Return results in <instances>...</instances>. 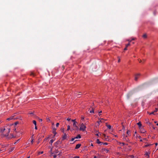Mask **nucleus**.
<instances>
[{"label":"nucleus","instance_id":"f257e3e1","mask_svg":"<svg viewBox=\"0 0 158 158\" xmlns=\"http://www.w3.org/2000/svg\"><path fill=\"white\" fill-rule=\"evenodd\" d=\"M0 131L2 133L1 136L2 137H5L7 139L15 137L13 134L11 135V137L8 136V134L10 132V128H1Z\"/></svg>","mask_w":158,"mask_h":158},{"label":"nucleus","instance_id":"f03ea898","mask_svg":"<svg viewBox=\"0 0 158 158\" xmlns=\"http://www.w3.org/2000/svg\"><path fill=\"white\" fill-rule=\"evenodd\" d=\"M86 128V127L84 124L83 123H82L81 125L80 130L82 131H84Z\"/></svg>","mask_w":158,"mask_h":158},{"label":"nucleus","instance_id":"7ed1b4c3","mask_svg":"<svg viewBox=\"0 0 158 158\" xmlns=\"http://www.w3.org/2000/svg\"><path fill=\"white\" fill-rule=\"evenodd\" d=\"M140 74L139 73H138V74H136L135 75V81H137V80L138 78H139V77L140 76Z\"/></svg>","mask_w":158,"mask_h":158},{"label":"nucleus","instance_id":"20e7f679","mask_svg":"<svg viewBox=\"0 0 158 158\" xmlns=\"http://www.w3.org/2000/svg\"><path fill=\"white\" fill-rule=\"evenodd\" d=\"M132 93L131 92H130L128 93L127 95V98L128 99H129L130 97L132 95Z\"/></svg>","mask_w":158,"mask_h":158},{"label":"nucleus","instance_id":"39448f33","mask_svg":"<svg viewBox=\"0 0 158 158\" xmlns=\"http://www.w3.org/2000/svg\"><path fill=\"white\" fill-rule=\"evenodd\" d=\"M16 119L15 118H14V116H12L9 118H7V120L9 121V120H10L12 119Z\"/></svg>","mask_w":158,"mask_h":158},{"label":"nucleus","instance_id":"423d86ee","mask_svg":"<svg viewBox=\"0 0 158 158\" xmlns=\"http://www.w3.org/2000/svg\"><path fill=\"white\" fill-rule=\"evenodd\" d=\"M123 140L126 141H127L128 139L127 138V136H125V134H123Z\"/></svg>","mask_w":158,"mask_h":158},{"label":"nucleus","instance_id":"0eeeda50","mask_svg":"<svg viewBox=\"0 0 158 158\" xmlns=\"http://www.w3.org/2000/svg\"><path fill=\"white\" fill-rule=\"evenodd\" d=\"M67 137V135H66V134L65 133H64V135L62 137V140H64V139H66Z\"/></svg>","mask_w":158,"mask_h":158},{"label":"nucleus","instance_id":"6e6552de","mask_svg":"<svg viewBox=\"0 0 158 158\" xmlns=\"http://www.w3.org/2000/svg\"><path fill=\"white\" fill-rule=\"evenodd\" d=\"M150 154V152H146L145 153V156H148V158L149 157V154Z\"/></svg>","mask_w":158,"mask_h":158},{"label":"nucleus","instance_id":"1a4fd4ad","mask_svg":"<svg viewBox=\"0 0 158 158\" xmlns=\"http://www.w3.org/2000/svg\"><path fill=\"white\" fill-rule=\"evenodd\" d=\"M81 145L80 144H77L76 145L75 148L76 149H77L79 148L81 146Z\"/></svg>","mask_w":158,"mask_h":158},{"label":"nucleus","instance_id":"9d476101","mask_svg":"<svg viewBox=\"0 0 158 158\" xmlns=\"http://www.w3.org/2000/svg\"><path fill=\"white\" fill-rule=\"evenodd\" d=\"M100 121H98L97 122L98 123V124H100V123H102V122H104V121H102V120H104V121H106V120H104L103 119V118H101V119H100Z\"/></svg>","mask_w":158,"mask_h":158},{"label":"nucleus","instance_id":"9b49d317","mask_svg":"<svg viewBox=\"0 0 158 158\" xmlns=\"http://www.w3.org/2000/svg\"><path fill=\"white\" fill-rule=\"evenodd\" d=\"M61 142H60V141L58 140L56 142L55 144L56 146H57V145L61 143Z\"/></svg>","mask_w":158,"mask_h":158},{"label":"nucleus","instance_id":"f8f14e48","mask_svg":"<svg viewBox=\"0 0 158 158\" xmlns=\"http://www.w3.org/2000/svg\"><path fill=\"white\" fill-rule=\"evenodd\" d=\"M81 137L80 135H78L77 136L75 137V138L76 139H80Z\"/></svg>","mask_w":158,"mask_h":158},{"label":"nucleus","instance_id":"ddd939ff","mask_svg":"<svg viewBox=\"0 0 158 158\" xmlns=\"http://www.w3.org/2000/svg\"><path fill=\"white\" fill-rule=\"evenodd\" d=\"M76 123H73V126L75 128H77V129H78V127L76 125Z\"/></svg>","mask_w":158,"mask_h":158},{"label":"nucleus","instance_id":"4468645a","mask_svg":"<svg viewBox=\"0 0 158 158\" xmlns=\"http://www.w3.org/2000/svg\"><path fill=\"white\" fill-rule=\"evenodd\" d=\"M102 150H103V151H106V152H108L109 151V150L108 149L105 148H102Z\"/></svg>","mask_w":158,"mask_h":158},{"label":"nucleus","instance_id":"2eb2a0df","mask_svg":"<svg viewBox=\"0 0 158 158\" xmlns=\"http://www.w3.org/2000/svg\"><path fill=\"white\" fill-rule=\"evenodd\" d=\"M14 148H15L14 147L11 148H10L9 149V152H11L12 151L14 150Z\"/></svg>","mask_w":158,"mask_h":158},{"label":"nucleus","instance_id":"dca6fc26","mask_svg":"<svg viewBox=\"0 0 158 158\" xmlns=\"http://www.w3.org/2000/svg\"><path fill=\"white\" fill-rule=\"evenodd\" d=\"M137 124L138 125L139 127H141L142 124L140 122H139V123H137Z\"/></svg>","mask_w":158,"mask_h":158},{"label":"nucleus","instance_id":"f3484780","mask_svg":"<svg viewBox=\"0 0 158 158\" xmlns=\"http://www.w3.org/2000/svg\"><path fill=\"white\" fill-rule=\"evenodd\" d=\"M96 142L98 144L102 143V142H101L99 139H97Z\"/></svg>","mask_w":158,"mask_h":158},{"label":"nucleus","instance_id":"a211bd4d","mask_svg":"<svg viewBox=\"0 0 158 158\" xmlns=\"http://www.w3.org/2000/svg\"><path fill=\"white\" fill-rule=\"evenodd\" d=\"M90 113H94V108H92V110H90Z\"/></svg>","mask_w":158,"mask_h":158},{"label":"nucleus","instance_id":"6ab92c4d","mask_svg":"<svg viewBox=\"0 0 158 158\" xmlns=\"http://www.w3.org/2000/svg\"><path fill=\"white\" fill-rule=\"evenodd\" d=\"M135 40V39L134 38H132L131 40H130L129 39V40H127V41H128L129 43H130V42H131V41L132 40Z\"/></svg>","mask_w":158,"mask_h":158},{"label":"nucleus","instance_id":"aec40b11","mask_svg":"<svg viewBox=\"0 0 158 158\" xmlns=\"http://www.w3.org/2000/svg\"><path fill=\"white\" fill-rule=\"evenodd\" d=\"M140 131L141 133H144L146 132V131L143 129H142Z\"/></svg>","mask_w":158,"mask_h":158},{"label":"nucleus","instance_id":"412c9836","mask_svg":"<svg viewBox=\"0 0 158 158\" xmlns=\"http://www.w3.org/2000/svg\"><path fill=\"white\" fill-rule=\"evenodd\" d=\"M143 37L144 38H146L147 37V35L146 34H144L143 35Z\"/></svg>","mask_w":158,"mask_h":158},{"label":"nucleus","instance_id":"4be33fe9","mask_svg":"<svg viewBox=\"0 0 158 158\" xmlns=\"http://www.w3.org/2000/svg\"><path fill=\"white\" fill-rule=\"evenodd\" d=\"M54 140L53 139H51L50 142V143L51 144H52V143L54 142Z\"/></svg>","mask_w":158,"mask_h":158},{"label":"nucleus","instance_id":"5701e85b","mask_svg":"<svg viewBox=\"0 0 158 158\" xmlns=\"http://www.w3.org/2000/svg\"><path fill=\"white\" fill-rule=\"evenodd\" d=\"M33 123L35 126L36 125V122L35 120H33Z\"/></svg>","mask_w":158,"mask_h":158},{"label":"nucleus","instance_id":"b1692460","mask_svg":"<svg viewBox=\"0 0 158 158\" xmlns=\"http://www.w3.org/2000/svg\"><path fill=\"white\" fill-rule=\"evenodd\" d=\"M107 127L109 129H110L111 128V126L110 125H107Z\"/></svg>","mask_w":158,"mask_h":158},{"label":"nucleus","instance_id":"393cba45","mask_svg":"<svg viewBox=\"0 0 158 158\" xmlns=\"http://www.w3.org/2000/svg\"><path fill=\"white\" fill-rule=\"evenodd\" d=\"M84 118H85V117H84V116H83V115H82L81 117V120H84Z\"/></svg>","mask_w":158,"mask_h":158},{"label":"nucleus","instance_id":"a878e982","mask_svg":"<svg viewBox=\"0 0 158 158\" xmlns=\"http://www.w3.org/2000/svg\"><path fill=\"white\" fill-rule=\"evenodd\" d=\"M30 75L31 76H35V74L33 72H31V73Z\"/></svg>","mask_w":158,"mask_h":158},{"label":"nucleus","instance_id":"bb28decb","mask_svg":"<svg viewBox=\"0 0 158 158\" xmlns=\"http://www.w3.org/2000/svg\"><path fill=\"white\" fill-rule=\"evenodd\" d=\"M72 121L73 122V123H77V122L76 121L75 119H72Z\"/></svg>","mask_w":158,"mask_h":158},{"label":"nucleus","instance_id":"cd10ccee","mask_svg":"<svg viewBox=\"0 0 158 158\" xmlns=\"http://www.w3.org/2000/svg\"><path fill=\"white\" fill-rule=\"evenodd\" d=\"M146 123L148 125H149L151 124V123L149 122V121H147V122H146Z\"/></svg>","mask_w":158,"mask_h":158},{"label":"nucleus","instance_id":"c85d7f7f","mask_svg":"<svg viewBox=\"0 0 158 158\" xmlns=\"http://www.w3.org/2000/svg\"><path fill=\"white\" fill-rule=\"evenodd\" d=\"M53 133L54 134V136H55L56 134V131H53Z\"/></svg>","mask_w":158,"mask_h":158},{"label":"nucleus","instance_id":"c756f323","mask_svg":"<svg viewBox=\"0 0 158 158\" xmlns=\"http://www.w3.org/2000/svg\"><path fill=\"white\" fill-rule=\"evenodd\" d=\"M127 134L129 135L130 134V131L127 130Z\"/></svg>","mask_w":158,"mask_h":158},{"label":"nucleus","instance_id":"7c9ffc66","mask_svg":"<svg viewBox=\"0 0 158 158\" xmlns=\"http://www.w3.org/2000/svg\"><path fill=\"white\" fill-rule=\"evenodd\" d=\"M67 130L68 131L70 129V126L68 125L67 127Z\"/></svg>","mask_w":158,"mask_h":158},{"label":"nucleus","instance_id":"2f4dec72","mask_svg":"<svg viewBox=\"0 0 158 158\" xmlns=\"http://www.w3.org/2000/svg\"><path fill=\"white\" fill-rule=\"evenodd\" d=\"M130 44L129 43L126 45V47H127L128 46H130Z\"/></svg>","mask_w":158,"mask_h":158},{"label":"nucleus","instance_id":"473e14b6","mask_svg":"<svg viewBox=\"0 0 158 158\" xmlns=\"http://www.w3.org/2000/svg\"><path fill=\"white\" fill-rule=\"evenodd\" d=\"M19 123L18 122H16L15 123V125H16L17 124H18Z\"/></svg>","mask_w":158,"mask_h":158},{"label":"nucleus","instance_id":"72a5a7b5","mask_svg":"<svg viewBox=\"0 0 158 158\" xmlns=\"http://www.w3.org/2000/svg\"><path fill=\"white\" fill-rule=\"evenodd\" d=\"M59 125V123H57L56 125V127H58Z\"/></svg>","mask_w":158,"mask_h":158},{"label":"nucleus","instance_id":"f704fd0d","mask_svg":"<svg viewBox=\"0 0 158 158\" xmlns=\"http://www.w3.org/2000/svg\"><path fill=\"white\" fill-rule=\"evenodd\" d=\"M154 113H155V112H154V111L152 112L151 113H150L149 114H150V115H151V114H154Z\"/></svg>","mask_w":158,"mask_h":158},{"label":"nucleus","instance_id":"c9c22d12","mask_svg":"<svg viewBox=\"0 0 158 158\" xmlns=\"http://www.w3.org/2000/svg\"><path fill=\"white\" fill-rule=\"evenodd\" d=\"M103 143L104 145H107L108 144L107 143H106V142L104 143Z\"/></svg>","mask_w":158,"mask_h":158},{"label":"nucleus","instance_id":"e433bc0d","mask_svg":"<svg viewBox=\"0 0 158 158\" xmlns=\"http://www.w3.org/2000/svg\"><path fill=\"white\" fill-rule=\"evenodd\" d=\"M158 110L157 108H156L155 110L154 111L155 112H156Z\"/></svg>","mask_w":158,"mask_h":158},{"label":"nucleus","instance_id":"4c0bfd02","mask_svg":"<svg viewBox=\"0 0 158 158\" xmlns=\"http://www.w3.org/2000/svg\"><path fill=\"white\" fill-rule=\"evenodd\" d=\"M152 127L154 129H156V127H154L153 125H152Z\"/></svg>","mask_w":158,"mask_h":158},{"label":"nucleus","instance_id":"58836bf2","mask_svg":"<svg viewBox=\"0 0 158 158\" xmlns=\"http://www.w3.org/2000/svg\"><path fill=\"white\" fill-rule=\"evenodd\" d=\"M75 139V137L73 138H72L71 139V141H73Z\"/></svg>","mask_w":158,"mask_h":158},{"label":"nucleus","instance_id":"ea45409f","mask_svg":"<svg viewBox=\"0 0 158 158\" xmlns=\"http://www.w3.org/2000/svg\"><path fill=\"white\" fill-rule=\"evenodd\" d=\"M138 60L140 63H141L142 62L141 60L140 59H138Z\"/></svg>","mask_w":158,"mask_h":158},{"label":"nucleus","instance_id":"a19ab883","mask_svg":"<svg viewBox=\"0 0 158 158\" xmlns=\"http://www.w3.org/2000/svg\"><path fill=\"white\" fill-rule=\"evenodd\" d=\"M57 155H53V158H56V157Z\"/></svg>","mask_w":158,"mask_h":158},{"label":"nucleus","instance_id":"79ce46f5","mask_svg":"<svg viewBox=\"0 0 158 158\" xmlns=\"http://www.w3.org/2000/svg\"><path fill=\"white\" fill-rule=\"evenodd\" d=\"M67 120H68V121H70L71 120V118H68L67 119Z\"/></svg>","mask_w":158,"mask_h":158},{"label":"nucleus","instance_id":"37998d69","mask_svg":"<svg viewBox=\"0 0 158 158\" xmlns=\"http://www.w3.org/2000/svg\"><path fill=\"white\" fill-rule=\"evenodd\" d=\"M56 129L55 128V127L53 128V131H56Z\"/></svg>","mask_w":158,"mask_h":158},{"label":"nucleus","instance_id":"c03bdc74","mask_svg":"<svg viewBox=\"0 0 158 158\" xmlns=\"http://www.w3.org/2000/svg\"><path fill=\"white\" fill-rule=\"evenodd\" d=\"M118 62H120V58H119V57H118Z\"/></svg>","mask_w":158,"mask_h":158},{"label":"nucleus","instance_id":"a18cd8bd","mask_svg":"<svg viewBox=\"0 0 158 158\" xmlns=\"http://www.w3.org/2000/svg\"><path fill=\"white\" fill-rule=\"evenodd\" d=\"M62 68L63 70L64 69V65H63L62 67Z\"/></svg>","mask_w":158,"mask_h":158},{"label":"nucleus","instance_id":"49530a36","mask_svg":"<svg viewBox=\"0 0 158 158\" xmlns=\"http://www.w3.org/2000/svg\"><path fill=\"white\" fill-rule=\"evenodd\" d=\"M35 128L36 130L37 129V127L36 125L35 126Z\"/></svg>","mask_w":158,"mask_h":158},{"label":"nucleus","instance_id":"de8ad7c7","mask_svg":"<svg viewBox=\"0 0 158 158\" xmlns=\"http://www.w3.org/2000/svg\"><path fill=\"white\" fill-rule=\"evenodd\" d=\"M150 145L149 144H147L145 146V147H147L148 146Z\"/></svg>","mask_w":158,"mask_h":158},{"label":"nucleus","instance_id":"09e8293b","mask_svg":"<svg viewBox=\"0 0 158 158\" xmlns=\"http://www.w3.org/2000/svg\"><path fill=\"white\" fill-rule=\"evenodd\" d=\"M127 47H126V48H124V50H127Z\"/></svg>","mask_w":158,"mask_h":158},{"label":"nucleus","instance_id":"8fccbe9b","mask_svg":"<svg viewBox=\"0 0 158 158\" xmlns=\"http://www.w3.org/2000/svg\"><path fill=\"white\" fill-rule=\"evenodd\" d=\"M48 139V138H45V139H44V140H47Z\"/></svg>","mask_w":158,"mask_h":158},{"label":"nucleus","instance_id":"3c124183","mask_svg":"<svg viewBox=\"0 0 158 158\" xmlns=\"http://www.w3.org/2000/svg\"><path fill=\"white\" fill-rule=\"evenodd\" d=\"M14 130L16 132H17L16 131V129L15 128H14Z\"/></svg>","mask_w":158,"mask_h":158},{"label":"nucleus","instance_id":"603ef678","mask_svg":"<svg viewBox=\"0 0 158 158\" xmlns=\"http://www.w3.org/2000/svg\"><path fill=\"white\" fill-rule=\"evenodd\" d=\"M120 143V144H123V145H124V144H124V143Z\"/></svg>","mask_w":158,"mask_h":158},{"label":"nucleus","instance_id":"864d4df0","mask_svg":"<svg viewBox=\"0 0 158 158\" xmlns=\"http://www.w3.org/2000/svg\"><path fill=\"white\" fill-rule=\"evenodd\" d=\"M42 119H40V122H42Z\"/></svg>","mask_w":158,"mask_h":158},{"label":"nucleus","instance_id":"5fc2aeb1","mask_svg":"<svg viewBox=\"0 0 158 158\" xmlns=\"http://www.w3.org/2000/svg\"><path fill=\"white\" fill-rule=\"evenodd\" d=\"M58 150H56V153H58Z\"/></svg>","mask_w":158,"mask_h":158},{"label":"nucleus","instance_id":"6e6d98bb","mask_svg":"<svg viewBox=\"0 0 158 158\" xmlns=\"http://www.w3.org/2000/svg\"><path fill=\"white\" fill-rule=\"evenodd\" d=\"M79 94H77V96L78 97H79Z\"/></svg>","mask_w":158,"mask_h":158},{"label":"nucleus","instance_id":"4d7b16f0","mask_svg":"<svg viewBox=\"0 0 158 158\" xmlns=\"http://www.w3.org/2000/svg\"><path fill=\"white\" fill-rule=\"evenodd\" d=\"M33 139H32L31 140V143H33Z\"/></svg>","mask_w":158,"mask_h":158},{"label":"nucleus","instance_id":"13d9d810","mask_svg":"<svg viewBox=\"0 0 158 158\" xmlns=\"http://www.w3.org/2000/svg\"><path fill=\"white\" fill-rule=\"evenodd\" d=\"M102 111H100V112H99V114H101V113H102Z\"/></svg>","mask_w":158,"mask_h":158},{"label":"nucleus","instance_id":"bf43d9fd","mask_svg":"<svg viewBox=\"0 0 158 158\" xmlns=\"http://www.w3.org/2000/svg\"><path fill=\"white\" fill-rule=\"evenodd\" d=\"M43 153V152L42 151V152H40V154H42Z\"/></svg>","mask_w":158,"mask_h":158},{"label":"nucleus","instance_id":"052dcab7","mask_svg":"<svg viewBox=\"0 0 158 158\" xmlns=\"http://www.w3.org/2000/svg\"><path fill=\"white\" fill-rule=\"evenodd\" d=\"M91 146H93V143H92L91 144Z\"/></svg>","mask_w":158,"mask_h":158},{"label":"nucleus","instance_id":"680f3d73","mask_svg":"<svg viewBox=\"0 0 158 158\" xmlns=\"http://www.w3.org/2000/svg\"><path fill=\"white\" fill-rule=\"evenodd\" d=\"M29 114H30L31 115V114H33V113H29Z\"/></svg>","mask_w":158,"mask_h":158},{"label":"nucleus","instance_id":"e2e57ef3","mask_svg":"<svg viewBox=\"0 0 158 158\" xmlns=\"http://www.w3.org/2000/svg\"><path fill=\"white\" fill-rule=\"evenodd\" d=\"M103 135H104V137H106V136L105 135V134H103Z\"/></svg>","mask_w":158,"mask_h":158},{"label":"nucleus","instance_id":"0e129e2a","mask_svg":"<svg viewBox=\"0 0 158 158\" xmlns=\"http://www.w3.org/2000/svg\"><path fill=\"white\" fill-rule=\"evenodd\" d=\"M94 158H97V157H96V156H95L94 157Z\"/></svg>","mask_w":158,"mask_h":158},{"label":"nucleus","instance_id":"69168bd1","mask_svg":"<svg viewBox=\"0 0 158 158\" xmlns=\"http://www.w3.org/2000/svg\"><path fill=\"white\" fill-rule=\"evenodd\" d=\"M96 135L98 136V134H96Z\"/></svg>","mask_w":158,"mask_h":158},{"label":"nucleus","instance_id":"338daca9","mask_svg":"<svg viewBox=\"0 0 158 158\" xmlns=\"http://www.w3.org/2000/svg\"><path fill=\"white\" fill-rule=\"evenodd\" d=\"M157 143H155V145H157Z\"/></svg>","mask_w":158,"mask_h":158},{"label":"nucleus","instance_id":"774afa93","mask_svg":"<svg viewBox=\"0 0 158 158\" xmlns=\"http://www.w3.org/2000/svg\"><path fill=\"white\" fill-rule=\"evenodd\" d=\"M30 157V156H29L27 158H29Z\"/></svg>","mask_w":158,"mask_h":158}]
</instances>
